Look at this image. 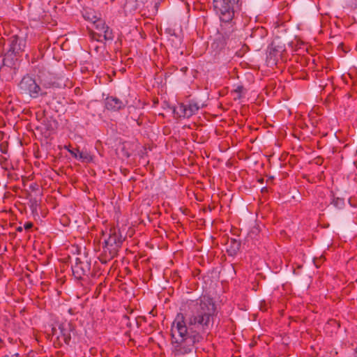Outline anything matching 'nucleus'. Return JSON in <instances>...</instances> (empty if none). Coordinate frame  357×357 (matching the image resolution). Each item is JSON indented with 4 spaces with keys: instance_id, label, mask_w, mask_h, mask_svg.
<instances>
[{
    "instance_id": "obj_11",
    "label": "nucleus",
    "mask_w": 357,
    "mask_h": 357,
    "mask_svg": "<svg viewBox=\"0 0 357 357\" xmlns=\"http://www.w3.org/2000/svg\"><path fill=\"white\" fill-rule=\"evenodd\" d=\"M284 51L283 47L275 45V43H272L268 47V58L274 62L278 61L282 56V52Z\"/></svg>"
},
{
    "instance_id": "obj_16",
    "label": "nucleus",
    "mask_w": 357,
    "mask_h": 357,
    "mask_svg": "<svg viewBox=\"0 0 357 357\" xmlns=\"http://www.w3.org/2000/svg\"><path fill=\"white\" fill-rule=\"evenodd\" d=\"M244 87L243 86H238L235 89V92L238 93L240 95L243 93Z\"/></svg>"
},
{
    "instance_id": "obj_15",
    "label": "nucleus",
    "mask_w": 357,
    "mask_h": 357,
    "mask_svg": "<svg viewBox=\"0 0 357 357\" xmlns=\"http://www.w3.org/2000/svg\"><path fill=\"white\" fill-rule=\"evenodd\" d=\"M63 340H64L65 343L68 344L70 340V334H68H68L63 333Z\"/></svg>"
},
{
    "instance_id": "obj_8",
    "label": "nucleus",
    "mask_w": 357,
    "mask_h": 357,
    "mask_svg": "<svg viewBox=\"0 0 357 357\" xmlns=\"http://www.w3.org/2000/svg\"><path fill=\"white\" fill-rule=\"evenodd\" d=\"M73 275L77 279H82L84 275H88L90 271V264L82 262L78 258L75 264L72 266Z\"/></svg>"
},
{
    "instance_id": "obj_10",
    "label": "nucleus",
    "mask_w": 357,
    "mask_h": 357,
    "mask_svg": "<svg viewBox=\"0 0 357 357\" xmlns=\"http://www.w3.org/2000/svg\"><path fill=\"white\" fill-rule=\"evenodd\" d=\"M10 49L9 51L15 54H19L24 51L25 47V40L17 35H13L9 38Z\"/></svg>"
},
{
    "instance_id": "obj_17",
    "label": "nucleus",
    "mask_w": 357,
    "mask_h": 357,
    "mask_svg": "<svg viewBox=\"0 0 357 357\" xmlns=\"http://www.w3.org/2000/svg\"><path fill=\"white\" fill-rule=\"evenodd\" d=\"M33 227V224L31 222H26L24 225L25 229H30Z\"/></svg>"
},
{
    "instance_id": "obj_18",
    "label": "nucleus",
    "mask_w": 357,
    "mask_h": 357,
    "mask_svg": "<svg viewBox=\"0 0 357 357\" xmlns=\"http://www.w3.org/2000/svg\"><path fill=\"white\" fill-rule=\"evenodd\" d=\"M17 231H22V228L21 227H19L17 229Z\"/></svg>"
},
{
    "instance_id": "obj_7",
    "label": "nucleus",
    "mask_w": 357,
    "mask_h": 357,
    "mask_svg": "<svg viewBox=\"0 0 357 357\" xmlns=\"http://www.w3.org/2000/svg\"><path fill=\"white\" fill-rule=\"evenodd\" d=\"M202 107L195 100H189L187 103H181L174 112L179 117L189 118L196 114Z\"/></svg>"
},
{
    "instance_id": "obj_3",
    "label": "nucleus",
    "mask_w": 357,
    "mask_h": 357,
    "mask_svg": "<svg viewBox=\"0 0 357 357\" xmlns=\"http://www.w3.org/2000/svg\"><path fill=\"white\" fill-rule=\"evenodd\" d=\"M241 5V0H213V6L219 15L221 24L218 33L225 40L234 32L236 27L233 22L234 13Z\"/></svg>"
},
{
    "instance_id": "obj_9",
    "label": "nucleus",
    "mask_w": 357,
    "mask_h": 357,
    "mask_svg": "<svg viewBox=\"0 0 357 357\" xmlns=\"http://www.w3.org/2000/svg\"><path fill=\"white\" fill-rule=\"evenodd\" d=\"M126 105V102H123L114 96H107L105 100V107L108 110L119 111L123 109Z\"/></svg>"
},
{
    "instance_id": "obj_19",
    "label": "nucleus",
    "mask_w": 357,
    "mask_h": 357,
    "mask_svg": "<svg viewBox=\"0 0 357 357\" xmlns=\"http://www.w3.org/2000/svg\"><path fill=\"white\" fill-rule=\"evenodd\" d=\"M355 357H357V349H356V351Z\"/></svg>"
},
{
    "instance_id": "obj_20",
    "label": "nucleus",
    "mask_w": 357,
    "mask_h": 357,
    "mask_svg": "<svg viewBox=\"0 0 357 357\" xmlns=\"http://www.w3.org/2000/svg\"><path fill=\"white\" fill-rule=\"evenodd\" d=\"M0 342H1V339L0 338Z\"/></svg>"
},
{
    "instance_id": "obj_14",
    "label": "nucleus",
    "mask_w": 357,
    "mask_h": 357,
    "mask_svg": "<svg viewBox=\"0 0 357 357\" xmlns=\"http://www.w3.org/2000/svg\"><path fill=\"white\" fill-rule=\"evenodd\" d=\"M231 243H233V248H234V250L239 249V248H240V243H238V241H236L234 239L231 240Z\"/></svg>"
},
{
    "instance_id": "obj_1",
    "label": "nucleus",
    "mask_w": 357,
    "mask_h": 357,
    "mask_svg": "<svg viewBox=\"0 0 357 357\" xmlns=\"http://www.w3.org/2000/svg\"><path fill=\"white\" fill-rule=\"evenodd\" d=\"M189 312L184 315L188 331L201 336L208 333L216 313L215 304L209 296H201L189 304Z\"/></svg>"
},
{
    "instance_id": "obj_5",
    "label": "nucleus",
    "mask_w": 357,
    "mask_h": 357,
    "mask_svg": "<svg viewBox=\"0 0 357 357\" xmlns=\"http://www.w3.org/2000/svg\"><path fill=\"white\" fill-rule=\"evenodd\" d=\"M123 238L117 229H110L109 236L104 241L103 252L105 257L111 259L114 258L121 248Z\"/></svg>"
},
{
    "instance_id": "obj_4",
    "label": "nucleus",
    "mask_w": 357,
    "mask_h": 357,
    "mask_svg": "<svg viewBox=\"0 0 357 357\" xmlns=\"http://www.w3.org/2000/svg\"><path fill=\"white\" fill-rule=\"evenodd\" d=\"M86 13L84 14L83 16L89 20L93 22L96 32L90 31L89 36L92 40L97 41L105 40H112L114 35L112 29L105 24V22L100 18H97L95 15L92 17L86 15Z\"/></svg>"
},
{
    "instance_id": "obj_12",
    "label": "nucleus",
    "mask_w": 357,
    "mask_h": 357,
    "mask_svg": "<svg viewBox=\"0 0 357 357\" xmlns=\"http://www.w3.org/2000/svg\"><path fill=\"white\" fill-rule=\"evenodd\" d=\"M77 152L79 153L78 159L85 162H90L93 160V155L88 152L87 151H82L77 150Z\"/></svg>"
},
{
    "instance_id": "obj_6",
    "label": "nucleus",
    "mask_w": 357,
    "mask_h": 357,
    "mask_svg": "<svg viewBox=\"0 0 357 357\" xmlns=\"http://www.w3.org/2000/svg\"><path fill=\"white\" fill-rule=\"evenodd\" d=\"M19 87L23 93L29 94L31 97L36 98L40 95L45 96L46 93H42L40 86L31 77L24 76L19 84Z\"/></svg>"
},
{
    "instance_id": "obj_2",
    "label": "nucleus",
    "mask_w": 357,
    "mask_h": 357,
    "mask_svg": "<svg viewBox=\"0 0 357 357\" xmlns=\"http://www.w3.org/2000/svg\"><path fill=\"white\" fill-rule=\"evenodd\" d=\"M203 338L188 331L184 314L178 313L171 327L172 353L174 357H186L195 352V344Z\"/></svg>"
},
{
    "instance_id": "obj_13",
    "label": "nucleus",
    "mask_w": 357,
    "mask_h": 357,
    "mask_svg": "<svg viewBox=\"0 0 357 357\" xmlns=\"http://www.w3.org/2000/svg\"><path fill=\"white\" fill-rule=\"evenodd\" d=\"M65 149L68 150V151L72 155V156L76 159H78L79 158V153L77 152V149H70L68 146H65Z\"/></svg>"
}]
</instances>
